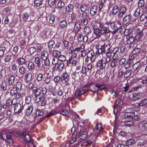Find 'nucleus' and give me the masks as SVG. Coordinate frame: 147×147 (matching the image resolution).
<instances>
[{"mask_svg": "<svg viewBox=\"0 0 147 147\" xmlns=\"http://www.w3.org/2000/svg\"><path fill=\"white\" fill-rule=\"evenodd\" d=\"M105 23L100 21L99 23V29L96 35V37L94 39L96 38L97 37H100L103 35L106 36V38L108 39L109 38V35L107 34L110 32V30L108 26H105Z\"/></svg>", "mask_w": 147, "mask_h": 147, "instance_id": "f257e3e1", "label": "nucleus"}, {"mask_svg": "<svg viewBox=\"0 0 147 147\" xmlns=\"http://www.w3.org/2000/svg\"><path fill=\"white\" fill-rule=\"evenodd\" d=\"M105 24L108 27L110 25V32L113 35H115L118 32L119 27H117V25L115 22H107L105 23Z\"/></svg>", "mask_w": 147, "mask_h": 147, "instance_id": "f03ea898", "label": "nucleus"}, {"mask_svg": "<svg viewBox=\"0 0 147 147\" xmlns=\"http://www.w3.org/2000/svg\"><path fill=\"white\" fill-rule=\"evenodd\" d=\"M98 134V133L95 134L94 136H93L91 139L84 142L82 144V145L85 146L94 147Z\"/></svg>", "mask_w": 147, "mask_h": 147, "instance_id": "7ed1b4c3", "label": "nucleus"}, {"mask_svg": "<svg viewBox=\"0 0 147 147\" xmlns=\"http://www.w3.org/2000/svg\"><path fill=\"white\" fill-rule=\"evenodd\" d=\"M29 89H32V92L35 96H39L41 93V90L37 86H34V84L32 83H30L28 86Z\"/></svg>", "mask_w": 147, "mask_h": 147, "instance_id": "20e7f679", "label": "nucleus"}, {"mask_svg": "<svg viewBox=\"0 0 147 147\" xmlns=\"http://www.w3.org/2000/svg\"><path fill=\"white\" fill-rule=\"evenodd\" d=\"M108 46H109V44L106 45L105 44L96 45V49L97 51L96 52V55L98 56L100 54H102L103 53L105 52V49Z\"/></svg>", "mask_w": 147, "mask_h": 147, "instance_id": "39448f33", "label": "nucleus"}, {"mask_svg": "<svg viewBox=\"0 0 147 147\" xmlns=\"http://www.w3.org/2000/svg\"><path fill=\"white\" fill-rule=\"evenodd\" d=\"M17 90L15 88V87H13L11 89L10 94L11 98L16 97L18 99L20 97H22L23 96L24 93H20L18 92Z\"/></svg>", "mask_w": 147, "mask_h": 147, "instance_id": "423d86ee", "label": "nucleus"}, {"mask_svg": "<svg viewBox=\"0 0 147 147\" xmlns=\"http://www.w3.org/2000/svg\"><path fill=\"white\" fill-rule=\"evenodd\" d=\"M127 30L129 32H128L126 35V44L130 45L134 42L135 39V38L132 36V34L131 33V29H130L129 30L127 29Z\"/></svg>", "mask_w": 147, "mask_h": 147, "instance_id": "0eeeda50", "label": "nucleus"}, {"mask_svg": "<svg viewBox=\"0 0 147 147\" xmlns=\"http://www.w3.org/2000/svg\"><path fill=\"white\" fill-rule=\"evenodd\" d=\"M15 81V76L12 75L9 76L7 79V85L8 87L10 88L13 87Z\"/></svg>", "mask_w": 147, "mask_h": 147, "instance_id": "6e6552de", "label": "nucleus"}, {"mask_svg": "<svg viewBox=\"0 0 147 147\" xmlns=\"http://www.w3.org/2000/svg\"><path fill=\"white\" fill-rule=\"evenodd\" d=\"M136 33V34L135 38V40H139L142 38L143 32L142 30H140V29L138 28L135 30Z\"/></svg>", "mask_w": 147, "mask_h": 147, "instance_id": "1a4fd4ad", "label": "nucleus"}, {"mask_svg": "<svg viewBox=\"0 0 147 147\" xmlns=\"http://www.w3.org/2000/svg\"><path fill=\"white\" fill-rule=\"evenodd\" d=\"M88 136L87 132L84 129L83 127H81L80 129L79 134V136L81 140H85L87 139Z\"/></svg>", "mask_w": 147, "mask_h": 147, "instance_id": "9d476101", "label": "nucleus"}, {"mask_svg": "<svg viewBox=\"0 0 147 147\" xmlns=\"http://www.w3.org/2000/svg\"><path fill=\"white\" fill-rule=\"evenodd\" d=\"M57 112L58 114H61L67 117H68L69 115L66 106H63L61 108L59 109Z\"/></svg>", "mask_w": 147, "mask_h": 147, "instance_id": "9b49d317", "label": "nucleus"}, {"mask_svg": "<svg viewBox=\"0 0 147 147\" xmlns=\"http://www.w3.org/2000/svg\"><path fill=\"white\" fill-rule=\"evenodd\" d=\"M113 56L110 63V66L111 68L114 67L116 65L117 61L118 59V56L117 53H113Z\"/></svg>", "mask_w": 147, "mask_h": 147, "instance_id": "f8f14e48", "label": "nucleus"}, {"mask_svg": "<svg viewBox=\"0 0 147 147\" xmlns=\"http://www.w3.org/2000/svg\"><path fill=\"white\" fill-rule=\"evenodd\" d=\"M137 82L140 85H142L147 84V75L144 76L142 77L137 79Z\"/></svg>", "mask_w": 147, "mask_h": 147, "instance_id": "ddd939ff", "label": "nucleus"}, {"mask_svg": "<svg viewBox=\"0 0 147 147\" xmlns=\"http://www.w3.org/2000/svg\"><path fill=\"white\" fill-rule=\"evenodd\" d=\"M131 19V15L129 14L124 16L123 19V23L124 25H127L130 23Z\"/></svg>", "mask_w": 147, "mask_h": 147, "instance_id": "4468645a", "label": "nucleus"}, {"mask_svg": "<svg viewBox=\"0 0 147 147\" xmlns=\"http://www.w3.org/2000/svg\"><path fill=\"white\" fill-rule=\"evenodd\" d=\"M127 9L126 7H122L119 9V12L117 15L118 18L120 19H121L122 18L123 15L126 14Z\"/></svg>", "mask_w": 147, "mask_h": 147, "instance_id": "2eb2a0df", "label": "nucleus"}, {"mask_svg": "<svg viewBox=\"0 0 147 147\" xmlns=\"http://www.w3.org/2000/svg\"><path fill=\"white\" fill-rule=\"evenodd\" d=\"M87 57H90V59L91 62H94L96 59V56L94 55V52L93 50H90L87 52Z\"/></svg>", "mask_w": 147, "mask_h": 147, "instance_id": "dca6fc26", "label": "nucleus"}, {"mask_svg": "<svg viewBox=\"0 0 147 147\" xmlns=\"http://www.w3.org/2000/svg\"><path fill=\"white\" fill-rule=\"evenodd\" d=\"M14 107V111L15 113H18V114L20 113L24 108L23 106H21L19 103L15 105Z\"/></svg>", "mask_w": 147, "mask_h": 147, "instance_id": "f3484780", "label": "nucleus"}, {"mask_svg": "<svg viewBox=\"0 0 147 147\" xmlns=\"http://www.w3.org/2000/svg\"><path fill=\"white\" fill-rule=\"evenodd\" d=\"M64 67V63L63 62H58L56 65H55L53 69L55 68L57 71L60 72L63 69Z\"/></svg>", "mask_w": 147, "mask_h": 147, "instance_id": "a211bd4d", "label": "nucleus"}, {"mask_svg": "<svg viewBox=\"0 0 147 147\" xmlns=\"http://www.w3.org/2000/svg\"><path fill=\"white\" fill-rule=\"evenodd\" d=\"M135 142V140L134 139L131 138L127 141L125 143V145L123 144H118L117 147H124L125 146H127L129 147V146L133 144Z\"/></svg>", "mask_w": 147, "mask_h": 147, "instance_id": "6ab92c4d", "label": "nucleus"}, {"mask_svg": "<svg viewBox=\"0 0 147 147\" xmlns=\"http://www.w3.org/2000/svg\"><path fill=\"white\" fill-rule=\"evenodd\" d=\"M101 59L102 60L104 64V67L108 68L110 66V63L111 61V58L104 57H102Z\"/></svg>", "mask_w": 147, "mask_h": 147, "instance_id": "aec40b11", "label": "nucleus"}, {"mask_svg": "<svg viewBox=\"0 0 147 147\" xmlns=\"http://www.w3.org/2000/svg\"><path fill=\"white\" fill-rule=\"evenodd\" d=\"M6 140L7 142L9 143L10 144H11L12 145L11 146H12L13 147L15 146L16 147H18L17 145H15L14 144V140L11 139V135L8 133L6 135Z\"/></svg>", "mask_w": 147, "mask_h": 147, "instance_id": "412c9836", "label": "nucleus"}, {"mask_svg": "<svg viewBox=\"0 0 147 147\" xmlns=\"http://www.w3.org/2000/svg\"><path fill=\"white\" fill-rule=\"evenodd\" d=\"M74 8V3L71 2L66 7L65 10L67 13H70L73 11Z\"/></svg>", "mask_w": 147, "mask_h": 147, "instance_id": "4be33fe9", "label": "nucleus"}, {"mask_svg": "<svg viewBox=\"0 0 147 147\" xmlns=\"http://www.w3.org/2000/svg\"><path fill=\"white\" fill-rule=\"evenodd\" d=\"M60 77L61 82L64 81L67 82L69 79V75L66 71H65L61 75Z\"/></svg>", "mask_w": 147, "mask_h": 147, "instance_id": "5701e85b", "label": "nucleus"}, {"mask_svg": "<svg viewBox=\"0 0 147 147\" xmlns=\"http://www.w3.org/2000/svg\"><path fill=\"white\" fill-rule=\"evenodd\" d=\"M45 74L42 72H38L36 74V81L38 82H41L44 77Z\"/></svg>", "mask_w": 147, "mask_h": 147, "instance_id": "b1692460", "label": "nucleus"}, {"mask_svg": "<svg viewBox=\"0 0 147 147\" xmlns=\"http://www.w3.org/2000/svg\"><path fill=\"white\" fill-rule=\"evenodd\" d=\"M39 99V101L40 102V106H44L46 105L47 99L44 96H40L38 98Z\"/></svg>", "mask_w": 147, "mask_h": 147, "instance_id": "393cba45", "label": "nucleus"}, {"mask_svg": "<svg viewBox=\"0 0 147 147\" xmlns=\"http://www.w3.org/2000/svg\"><path fill=\"white\" fill-rule=\"evenodd\" d=\"M98 7L96 5H93L90 9V14L92 16H94L96 13Z\"/></svg>", "mask_w": 147, "mask_h": 147, "instance_id": "a878e982", "label": "nucleus"}, {"mask_svg": "<svg viewBox=\"0 0 147 147\" xmlns=\"http://www.w3.org/2000/svg\"><path fill=\"white\" fill-rule=\"evenodd\" d=\"M88 8V5L85 3H83L81 4L79 8V9L78 10V12L79 13L80 9L81 12H86L85 11Z\"/></svg>", "mask_w": 147, "mask_h": 147, "instance_id": "bb28decb", "label": "nucleus"}, {"mask_svg": "<svg viewBox=\"0 0 147 147\" xmlns=\"http://www.w3.org/2000/svg\"><path fill=\"white\" fill-rule=\"evenodd\" d=\"M25 80L26 83L31 82L32 80L33 75L31 72H28L26 74L25 76Z\"/></svg>", "mask_w": 147, "mask_h": 147, "instance_id": "cd10ccee", "label": "nucleus"}, {"mask_svg": "<svg viewBox=\"0 0 147 147\" xmlns=\"http://www.w3.org/2000/svg\"><path fill=\"white\" fill-rule=\"evenodd\" d=\"M34 62L36 65V67L39 69L41 67L40 59L38 56H36L34 58Z\"/></svg>", "mask_w": 147, "mask_h": 147, "instance_id": "c85d7f7f", "label": "nucleus"}, {"mask_svg": "<svg viewBox=\"0 0 147 147\" xmlns=\"http://www.w3.org/2000/svg\"><path fill=\"white\" fill-rule=\"evenodd\" d=\"M95 129L98 131L96 133L98 134L101 131L103 130L104 128L102 127V123L97 122L95 125Z\"/></svg>", "mask_w": 147, "mask_h": 147, "instance_id": "c756f323", "label": "nucleus"}, {"mask_svg": "<svg viewBox=\"0 0 147 147\" xmlns=\"http://www.w3.org/2000/svg\"><path fill=\"white\" fill-rule=\"evenodd\" d=\"M27 66L21 65L19 66V72L20 74L23 75L25 74L26 72Z\"/></svg>", "mask_w": 147, "mask_h": 147, "instance_id": "7c9ffc66", "label": "nucleus"}, {"mask_svg": "<svg viewBox=\"0 0 147 147\" xmlns=\"http://www.w3.org/2000/svg\"><path fill=\"white\" fill-rule=\"evenodd\" d=\"M7 86V83L5 80L2 81L0 84V88L3 91L6 90Z\"/></svg>", "mask_w": 147, "mask_h": 147, "instance_id": "2f4dec72", "label": "nucleus"}, {"mask_svg": "<svg viewBox=\"0 0 147 147\" xmlns=\"http://www.w3.org/2000/svg\"><path fill=\"white\" fill-rule=\"evenodd\" d=\"M119 11V7L118 5H115L113 7L111 10V13L113 15L115 16L118 13Z\"/></svg>", "mask_w": 147, "mask_h": 147, "instance_id": "473e14b6", "label": "nucleus"}, {"mask_svg": "<svg viewBox=\"0 0 147 147\" xmlns=\"http://www.w3.org/2000/svg\"><path fill=\"white\" fill-rule=\"evenodd\" d=\"M110 47L111 45L109 44V46L107 47V51L106 52V55L105 57L109 58H111L110 57L112 53H113V50L110 49Z\"/></svg>", "mask_w": 147, "mask_h": 147, "instance_id": "72a5a7b5", "label": "nucleus"}, {"mask_svg": "<svg viewBox=\"0 0 147 147\" xmlns=\"http://www.w3.org/2000/svg\"><path fill=\"white\" fill-rule=\"evenodd\" d=\"M142 64L140 61L136 63L133 65V67L134 71L137 70L138 72L140 68L141 67Z\"/></svg>", "mask_w": 147, "mask_h": 147, "instance_id": "f704fd0d", "label": "nucleus"}, {"mask_svg": "<svg viewBox=\"0 0 147 147\" xmlns=\"http://www.w3.org/2000/svg\"><path fill=\"white\" fill-rule=\"evenodd\" d=\"M99 22H99L98 23H96L92 25V27L94 30V33L96 35L99 29V28H98V24L99 25Z\"/></svg>", "mask_w": 147, "mask_h": 147, "instance_id": "c9c22d12", "label": "nucleus"}, {"mask_svg": "<svg viewBox=\"0 0 147 147\" xmlns=\"http://www.w3.org/2000/svg\"><path fill=\"white\" fill-rule=\"evenodd\" d=\"M24 141L27 143H31L33 145V147H36L35 146H34L33 144V141L31 139L30 136L28 134H26L24 138Z\"/></svg>", "mask_w": 147, "mask_h": 147, "instance_id": "e433bc0d", "label": "nucleus"}, {"mask_svg": "<svg viewBox=\"0 0 147 147\" xmlns=\"http://www.w3.org/2000/svg\"><path fill=\"white\" fill-rule=\"evenodd\" d=\"M59 23L60 27L61 28H65L67 26V22L65 20H61Z\"/></svg>", "mask_w": 147, "mask_h": 147, "instance_id": "4c0bfd02", "label": "nucleus"}, {"mask_svg": "<svg viewBox=\"0 0 147 147\" xmlns=\"http://www.w3.org/2000/svg\"><path fill=\"white\" fill-rule=\"evenodd\" d=\"M3 108L7 109L11 106V100L10 99L7 100L6 103H3L2 105Z\"/></svg>", "mask_w": 147, "mask_h": 147, "instance_id": "58836bf2", "label": "nucleus"}, {"mask_svg": "<svg viewBox=\"0 0 147 147\" xmlns=\"http://www.w3.org/2000/svg\"><path fill=\"white\" fill-rule=\"evenodd\" d=\"M95 86L98 88L97 90L99 91L102 90L106 88V86L104 85H100L99 83L94 84Z\"/></svg>", "mask_w": 147, "mask_h": 147, "instance_id": "ea45409f", "label": "nucleus"}, {"mask_svg": "<svg viewBox=\"0 0 147 147\" xmlns=\"http://www.w3.org/2000/svg\"><path fill=\"white\" fill-rule=\"evenodd\" d=\"M97 67L99 68L100 69H105L106 67H104V64L102 62V60L101 59L98 61L96 63Z\"/></svg>", "mask_w": 147, "mask_h": 147, "instance_id": "a19ab883", "label": "nucleus"}, {"mask_svg": "<svg viewBox=\"0 0 147 147\" xmlns=\"http://www.w3.org/2000/svg\"><path fill=\"white\" fill-rule=\"evenodd\" d=\"M49 74H47V75L45 76L44 75V78L43 79L44 83L46 84H48L51 82V77L50 76H48Z\"/></svg>", "mask_w": 147, "mask_h": 147, "instance_id": "79ce46f5", "label": "nucleus"}, {"mask_svg": "<svg viewBox=\"0 0 147 147\" xmlns=\"http://www.w3.org/2000/svg\"><path fill=\"white\" fill-rule=\"evenodd\" d=\"M141 129L144 131H147V121H142L141 123Z\"/></svg>", "mask_w": 147, "mask_h": 147, "instance_id": "37998d69", "label": "nucleus"}, {"mask_svg": "<svg viewBox=\"0 0 147 147\" xmlns=\"http://www.w3.org/2000/svg\"><path fill=\"white\" fill-rule=\"evenodd\" d=\"M88 15V13L87 12H82V13H80L79 16V19H88L87 18Z\"/></svg>", "mask_w": 147, "mask_h": 147, "instance_id": "c03bdc74", "label": "nucleus"}, {"mask_svg": "<svg viewBox=\"0 0 147 147\" xmlns=\"http://www.w3.org/2000/svg\"><path fill=\"white\" fill-rule=\"evenodd\" d=\"M35 65L33 63L30 62L28 64V69L31 72H33L35 69Z\"/></svg>", "mask_w": 147, "mask_h": 147, "instance_id": "a18cd8bd", "label": "nucleus"}, {"mask_svg": "<svg viewBox=\"0 0 147 147\" xmlns=\"http://www.w3.org/2000/svg\"><path fill=\"white\" fill-rule=\"evenodd\" d=\"M48 49L49 50L52 48H55V42L54 40H50L48 42Z\"/></svg>", "mask_w": 147, "mask_h": 147, "instance_id": "49530a36", "label": "nucleus"}, {"mask_svg": "<svg viewBox=\"0 0 147 147\" xmlns=\"http://www.w3.org/2000/svg\"><path fill=\"white\" fill-rule=\"evenodd\" d=\"M33 110V106H29L26 111V114L27 116H29L32 113Z\"/></svg>", "mask_w": 147, "mask_h": 147, "instance_id": "de8ad7c7", "label": "nucleus"}, {"mask_svg": "<svg viewBox=\"0 0 147 147\" xmlns=\"http://www.w3.org/2000/svg\"><path fill=\"white\" fill-rule=\"evenodd\" d=\"M81 26L78 21L76 22L74 25V30L76 31H79L81 28Z\"/></svg>", "mask_w": 147, "mask_h": 147, "instance_id": "09e8293b", "label": "nucleus"}, {"mask_svg": "<svg viewBox=\"0 0 147 147\" xmlns=\"http://www.w3.org/2000/svg\"><path fill=\"white\" fill-rule=\"evenodd\" d=\"M85 49V46L83 45H81L80 47H76L73 50V52H81Z\"/></svg>", "mask_w": 147, "mask_h": 147, "instance_id": "8fccbe9b", "label": "nucleus"}, {"mask_svg": "<svg viewBox=\"0 0 147 147\" xmlns=\"http://www.w3.org/2000/svg\"><path fill=\"white\" fill-rule=\"evenodd\" d=\"M15 86H16L15 88H16L18 90H20L22 88V82L19 81H17L15 84Z\"/></svg>", "mask_w": 147, "mask_h": 147, "instance_id": "3c124183", "label": "nucleus"}, {"mask_svg": "<svg viewBox=\"0 0 147 147\" xmlns=\"http://www.w3.org/2000/svg\"><path fill=\"white\" fill-rule=\"evenodd\" d=\"M21 16L23 21L26 22L28 21L29 18V15L27 13L24 12L23 13Z\"/></svg>", "mask_w": 147, "mask_h": 147, "instance_id": "603ef678", "label": "nucleus"}, {"mask_svg": "<svg viewBox=\"0 0 147 147\" xmlns=\"http://www.w3.org/2000/svg\"><path fill=\"white\" fill-rule=\"evenodd\" d=\"M78 21L81 26H86L88 23V19H79Z\"/></svg>", "mask_w": 147, "mask_h": 147, "instance_id": "864d4df0", "label": "nucleus"}, {"mask_svg": "<svg viewBox=\"0 0 147 147\" xmlns=\"http://www.w3.org/2000/svg\"><path fill=\"white\" fill-rule=\"evenodd\" d=\"M134 115V113L133 111L126 112L125 113L124 116L125 117L131 118Z\"/></svg>", "mask_w": 147, "mask_h": 147, "instance_id": "5fc2aeb1", "label": "nucleus"}, {"mask_svg": "<svg viewBox=\"0 0 147 147\" xmlns=\"http://www.w3.org/2000/svg\"><path fill=\"white\" fill-rule=\"evenodd\" d=\"M106 0H101L100 3L99 5V12H101L103 7H105V6L104 3H105Z\"/></svg>", "mask_w": 147, "mask_h": 147, "instance_id": "6e6d98bb", "label": "nucleus"}, {"mask_svg": "<svg viewBox=\"0 0 147 147\" xmlns=\"http://www.w3.org/2000/svg\"><path fill=\"white\" fill-rule=\"evenodd\" d=\"M92 62H91L90 63L86 64V65H85L86 66H87V72H89L90 73L94 67Z\"/></svg>", "mask_w": 147, "mask_h": 147, "instance_id": "4d7b16f0", "label": "nucleus"}, {"mask_svg": "<svg viewBox=\"0 0 147 147\" xmlns=\"http://www.w3.org/2000/svg\"><path fill=\"white\" fill-rule=\"evenodd\" d=\"M17 61L19 65H23L25 63V60L23 57L19 58L17 59Z\"/></svg>", "mask_w": 147, "mask_h": 147, "instance_id": "13d9d810", "label": "nucleus"}, {"mask_svg": "<svg viewBox=\"0 0 147 147\" xmlns=\"http://www.w3.org/2000/svg\"><path fill=\"white\" fill-rule=\"evenodd\" d=\"M40 56L42 60H45V59L49 57L48 54L46 51H42L41 53Z\"/></svg>", "mask_w": 147, "mask_h": 147, "instance_id": "bf43d9fd", "label": "nucleus"}, {"mask_svg": "<svg viewBox=\"0 0 147 147\" xmlns=\"http://www.w3.org/2000/svg\"><path fill=\"white\" fill-rule=\"evenodd\" d=\"M19 47L17 46H16L13 47V51L12 52V54L13 55H18Z\"/></svg>", "mask_w": 147, "mask_h": 147, "instance_id": "052dcab7", "label": "nucleus"}, {"mask_svg": "<svg viewBox=\"0 0 147 147\" xmlns=\"http://www.w3.org/2000/svg\"><path fill=\"white\" fill-rule=\"evenodd\" d=\"M140 95L138 93H135L132 95V100L134 101L138 100L139 99Z\"/></svg>", "mask_w": 147, "mask_h": 147, "instance_id": "680f3d73", "label": "nucleus"}, {"mask_svg": "<svg viewBox=\"0 0 147 147\" xmlns=\"http://www.w3.org/2000/svg\"><path fill=\"white\" fill-rule=\"evenodd\" d=\"M43 2V0H34V5L36 7L39 6L41 5Z\"/></svg>", "mask_w": 147, "mask_h": 147, "instance_id": "e2e57ef3", "label": "nucleus"}, {"mask_svg": "<svg viewBox=\"0 0 147 147\" xmlns=\"http://www.w3.org/2000/svg\"><path fill=\"white\" fill-rule=\"evenodd\" d=\"M44 114V111L42 109H38L36 112V115L37 116H43Z\"/></svg>", "mask_w": 147, "mask_h": 147, "instance_id": "0e129e2a", "label": "nucleus"}, {"mask_svg": "<svg viewBox=\"0 0 147 147\" xmlns=\"http://www.w3.org/2000/svg\"><path fill=\"white\" fill-rule=\"evenodd\" d=\"M85 33L87 35L90 34L91 32L90 28L88 26H85L84 29Z\"/></svg>", "mask_w": 147, "mask_h": 147, "instance_id": "69168bd1", "label": "nucleus"}, {"mask_svg": "<svg viewBox=\"0 0 147 147\" xmlns=\"http://www.w3.org/2000/svg\"><path fill=\"white\" fill-rule=\"evenodd\" d=\"M11 59V55L9 54H7L5 56L4 60L5 62H8L10 61Z\"/></svg>", "mask_w": 147, "mask_h": 147, "instance_id": "338daca9", "label": "nucleus"}, {"mask_svg": "<svg viewBox=\"0 0 147 147\" xmlns=\"http://www.w3.org/2000/svg\"><path fill=\"white\" fill-rule=\"evenodd\" d=\"M52 55L54 57L58 59L61 55V53L59 51H54L52 53Z\"/></svg>", "mask_w": 147, "mask_h": 147, "instance_id": "774afa93", "label": "nucleus"}]
</instances>
